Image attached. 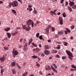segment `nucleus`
Instances as JSON below:
<instances>
[{"label":"nucleus","instance_id":"9d476101","mask_svg":"<svg viewBox=\"0 0 76 76\" xmlns=\"http://www.w3.org/2000/svg\"><path fill=\"white\" fill-rule=\"evenodd\" d=\"M45 30V34L47 35H48L49 34V29L48 28H46Z\"/></svg>","mask_w":76,"mask_h":76},{"label":"nucleus","instance_id":"c85d7f7f","mask_svg":"<svg viewBox=\"0 0 76 76\" xmlns=\"http://www.w3.org/2000/svg\"><path fill=\"white\" fill-rule=\"evenodd\" d=\"M33 12H34V13L36 15H37V10H34Z\"/></svg>","mask_w":76,"mask_h":76},{"label":"nucleus","instance_id":"13d9d810","mask_svg":"<svg viewBox=\"0 0 76 76\" xmlns=\"http://www.w3.org/2000/svg\"><path fill=\"white\" fill-rule=\"evenodd\" d=\"M18 34V32H15L14 34V35H16V34Z\"/></svg>","mask_w":76,"mask_h":76},{"label":"nucleus","instance_id":"c03bdc74","mask_svg":"<svg viewBox=\"0 0 76 76\" xmlns=\"http://www.w3.org/2000/svg\"><path fill=\"white\" fill-rule=\"evenodd\" d=\"M66 58V56H63L62 57V59L63 60L65 59Z\"/></svg>","mask_w":76,"mask_h":76},{"label":"nucleus","instance_id":"f8f14e48","mask_svg":"<svg viewBox=\"0 0 76 76\" xmlns=\"http://www.w3.org/2000/svg\"><path fill=\"white\" fill-rule=\"evenodd\" d=\"M4 29L5 31H6V32H8V31H10V27H7L6 28H4Z\"/></svg>","mask_w":76,"mask_h":76},{"label":"nucleus","instance_id":"f3484780","mask_svg":"<svg viewBox=\"0 0 76 76\" xmlns=\"http://www.w3.org/2000/svg\"><path fill=\"white\" fill-rule=\"evenodd\" d=\"M28 46V42L26 43L23 46L24 49H25V47H26Z\"/></svg>","mask_w":76,"mask_h":76},{"label":"nucleus","instance_id":"a19ab883","mask_svg":"<svg viewBox=\"0 0 76 76\" xmlns=\"http://www.w3.org/2000/svg\"><path fill=\"white\" fill-rule=\"evenodd\" d=\"M63 21H60L59 23L61 25H63Z\"/></svg>","mask_w":76,"mask_h":76},{"label":"nucleus","instance_id":"4468645a","mask_svg":"<svg viewBox=\"0 0 76 76\" xmlns=\"http://www.w3.org/2000/svg\"><path fill=\"white\" fill-rule=\"evenodd\" d=\"M58 34L59 35H62V34H63V31H58Z\"/></svg>","mask_w":76,"mask_h":76},{"label":"nucleus","instance_id":"6e6d98bb","mask_svg":"<svg viewBox=\"0 0 76 76\" xmlns=\"http://www.w3.org/2000/svg\"><path fill=\"white\" fill-rule=\"evenodd\" d=\"M70 39H73V37H72V36H71L70 37Z\"/></svg>","mask_w":76,"mask_h":76},{"label":"nucleus","instance_id":"c9c22d12","mask_svg":"<svg viewBox=\"0 0 76 76\" xmlns=\"http://www.w3.org/2000/svg\"><path fill=\"white\" fill-rule=\"evenodd\" d=\"M58 47H56L57 49H60L61 48H60V45H58Z\"/></svg>","mask_w":76,"mask_h":76},{"label":"nucleus","instance_id":"69168bd1","mask_svg":"<svg viewBox=\"0 0 76 76\" xmlns=\"http://www.w3.org/2000/svg\"><path fill=\"white\" fill-rule=\"evenodd\" d=\"M65 4H66L67 5H68V2H66Z\"/></svg>","mask_w":76,"mask_h":76},{"label":"nucleus","instance_id":"c756f323","mask_svg":"<svg viewBox=\"0 0 76 76\" xmlns=\"http://www.w3.org/2000/svg\"><path fill=\"white\" fill-rule=\"evenodd\" d=\"M39 33H37L36 34V37H37V38H39Z\"/></svg>","mask_w":76,"mask_h":76},{"label":"nucleus","instance_id":"cd10ccee","mask_svg":"<svg viewBox=\"0 0 76 76\" xmlns=\"http://www.w3.org/2000/svg\"><path fill=\"white\" fill-rule=\"evenodd\" d=\"M53 64V66H54V67L55 68V69H57V66H56V64L54 63Z\"/></svg>","mask_w":76,"mask_h":76},{"label":"nucleus","instance_id":"79ce46f5","mask_svg":"<svg viewBox=\"0 0 76 76\" xmlns=\"http://www.w3.org/2000/svg\"><path fill=\"white\" fill-rule=\"evenodd\" d=\"M28 7L29 9H30L32 8V5H29L28 6Z\"/></svg>","mask_w":76,"mask_h":76},{"label":"nucleus","instance_id":"f257e3e1","mask_svg":"<svg viewBox=\"0 0 76 76\" xmlns=\"http://www.w3.org/2000/svg\"><path fill=\"white\" fill-rule=\"evenodd\" d=\"M66 52L68 56V58H69V59H70V60H72L73 58V55L72 54V53L69 50H66Z\"/></svg>","mask_w":76,"mask_h":76},{"label":"nucleus","instance_id":"37998d69","mask_svg":"<svg viewBox=\"0 0 76 76\" xmlns=\"http://www.w3.org/2000/svg\"><path fill=\"white\" fill-rule=\"evenodd\" d=\"M28 10L29 11V12H31L32 10V8H29Z\"/></svg>","mask_w":76,"mask_h":76},{"label":"nucleus","instance_id":"338daca9","mask_svg":"<svg viewBox=\"0 0 76 76\" xmlns=\"http://www.w3.org/2000/svg\"><path fill=\"white\" fill-rule=\"evenodd\" d=\"M50 12L51 13H53V11H50Z\"/></svg>","mask_w":76,"mask_h":76},{"label":"nucleus","instance_id":"423d86ee","mask_svg":"<svg viewBox=\"0 0 76 76\" xmlns=\"http://www.w3.org/2000/svg\"><path fill=\"white\" fill-rule=\"evenodd\" d=\"M50 53V51L47 50H45L44 52V53L45 55H49Z\"/></svg>","mask_w":76,"mask_h":76},{"label":"nucleus","instance_id":"a18cd8bd","mask_svg":"<svg viewBox=\"0 0 76 76\" xmlns=\"http://www.w3.org/2000/svg\"><path fill=\"white\" fill-rule=\"evenodd\" d=\"M1 72H0L1 73H3V72H4V71L3 70L1 69Z\"/></svg>","mask_w":76,"mask_h":76},{"label":"nucleus","instance_id":"5fc2aeb1","mask_svg":"<svg viewBox=\"0 0 76 76\" xmlns=\"http://www.w3.org/2000/svg\"><path fill=\"white\" fill-rule=\"evenodd\" d=\"M5 50H9L8 47H7L6 48Z\"/></svg>","mask_w":76,"mask_h":76},{"label":"nucleus","instance_id":"b1692460","mask_svg":"<svg viewBox=\"0 0 76 76\" xmlns=\"http://www.w3.org/2000/svg\"><path fill=\"white\" fill-rule=\"evenodd\" d=\"M45 49H47V50H48L49 49V48L48 46V45H45Z\"/></svg>","mask_w":76,"mask_h":76},{"label":"nucleus","instance_id":"8fccbe9b","mask_svg":"<svg viewBox=\"0 0 76 76\" xmlns=\"http://www.w3.org/2000/svg\"><path fill=\"white\" fill-rule=\"evenodd\" d=\"M41 56H42V57H44V56H45V54H44V53H42L41 54Z\"/></svg>","mask_w":76,"mask_h":76},{"label":"nucleus","instance_id":"603ef678","mask_svg":"<svg viewBox=\"0 0 76 76\" xmlns=\"http://www.w3.org/2000/svg\"><path fill=\"white\" fill-rule=\"evenodd\" d=\"M18 1L20 2L21 4H22V1H21V0H18Z\"/></svg>","mask_w":76,"mask_h":76},{"label":"nucleus","instance_id":"393cba45","mask_svg":"<svg viewBox=\"0 0 76 76\" xmlns=\"http://www.w3.org/2000/svg\"><path fill=\"white\" fill-rule=\"evenodd\" d=\"M32 57L34 59H35V58H38V56L35 55H34Z\"/></svg>","mask_w":76,"mask_h":76},{"label":"nucleus","instance_id":"ddd939ff","mask_svg":"<svg viewBox=\"0 0 76 76\" xmlns=\"http://www.w3.org/2000/svg\"><path fill=\"white\" fill-rule=\"evenodd\" d=\"M32 41H33V40L32 39H29L28 41V45H29L32 42Z\"/></svg>","mask_w":76,"mask_h":76},{"label":"nucleus","instance_id":"09e8293b","mask_svg":"<svg viewBox=\"0 0 76 76\" xmlns=\"http://www.w3.org/2000/svg\"><path fill=\"white\" fill-rule=\"evenodd\" d=\"M64 32L65 33V34H67L68 32L67 31H66V30L64 31Z\"/></svg>","mask_w":76,"mask_h":76},{"label":"nucleus","instance_id":"4c0bfd02","mask_svg":"<svg viewBox=\"0 0 76 76\" xmlns=\"http://www.w3.org/2000/svg\"><path fill=\"white\" fill-rule=\"evenodd\" d=\"M56 30V28L54 27L52 28V31H54Z\"/></svg>","mask_w":76,"mask_h":76},{"label":"nucleus","instance_id":"0eeeda50","mask_svg":"<svg viewBox=\"0 0 76 76\" xmlns=\"http://www.w3.org/2000/svg\"><path fill=\"white\" fill-rule=\"evenodd\" d=\"M69 4L70 6L72 7L73 6L74 4H75V3H74V2L72 1H69Z\"/></svg>","mask_w":76,"mask_h":76},{"label":"nucleus","instance_id":"473e14b6","mask_svg":"<svg viewBox=\"0 0 76 76\" xmlns=\"http://www.w3.org/2000/svg\"><path fill=\"white\" fill-rule=\"evenodd\" d=\"M72 8L73 9H76V5L73 6L72 7Z\"/></svg>","mask_w":76,"mask_h":76},{"label":"nucleus","instance_id":"2f4dec72","mask_svg":"<svg viewBox=\"0 0 76 76\" xmlns=\"http://www.w3.org/2000/svg\"><path fill=\"white\" fill-rule=\"evenodd\" d=\"M42 36V35H41L39 37V39H41V40H42V39L43 38Z\"/></svg>","mask_w":76,"mask_h":76},{"label":"nucleus","instance_id":"de8ad7c7","mask_svg":"<svg viewBox=\"0 0 76 76\" xmlns=\"http://www.w3.org/2000/svg\"><path fill=\"white\" fill-rule=\"evenodd\" d=\"M72 67L74 69H76V67L75 66H74L73 65H72Z\"/></svg>","mask_w":76,"mask_h":76},{"label":"nucleus","instance_id":"5701e85b","mask_svg":"<svg viewBox=\"0 0 76 76\" xmlns=\"http://www.w3.org/2000/svg\"><path fill=\"white\" fill-rule=\"evenodd\" d=\"M66 29L67 31V32H68L69 33H70V32H71V31L68 28H66Z\"/></svg>","mask_w":76,"mask_h":76},{"label":"nucleus","instance_id":"680f3d73","mask_svg":"<svg viewBox=\"0 0 76 76\" xmlns=\"http://www.w3.org/2000/svg\"><path fill=\"white\" fill-rule=\"evenodd\" d=\"M36 66H38L39 67V64H37Z\"/></svg>","mask_w":76,"mask_h":76},{"label":"nucleus","instance_id":"ea45409f","mask_svg":"<svg viewBox=\"0 0 76 76\" xmlns=\"http://www.w3.org/2000/svg\"><path fill=\"white\" fill-rule=\"evenodd\" d=\"M71 29H73L75 28V26H72L70 27Z\"/></svg>","mask_w":76,"mask_h":76},{"label":"nucleus","instance_id":"39448f33","mask_svg":"<svg viewBox=\"0 0 76 76\" xmlns=\"http://www.w3.org/2000/svg\"><path fill=\"white\" fill-rule=\"evenodd\" d=\"M33 22V21H32V20H28L27 22V26H29L31 25V24Z\"/></svg>","mask_w":76,"mask_h":76},{"label":"nucleus","instance_id":"f704fd0d","mask_svg":"<svg viewBox=\"0 0 76 76\" xmlns=\"http://www.w3.org/2000/svg\"><path fill=\"white\" fill-rule=\"evenodd\" d=\"M16 65H17V66H18V69H21V67H20V66H19V64H17V63Z\"/></svg>","mask_w":76,"mask_h":76},{"label":"nucleus","instance_id":"3c124183","mask_svg":"<svg viewBox=\"0 0 76 76\" xmlns=\"http://www.w3.org/2000/svg\"><path fill=\"white\" fill-rule=\"evenodd\" d=\"M48 68L49 69V70H50L51 69V67H50V66L48 65Z\"/></svg>","mask_w":76,"mask_h":76},{"label":"nucleus","instance_id":"e2e57ef3","mask_svg":"<svg viewBox=\"0 0 76 76\" xmlns=\"http://www.w3.org/2000/svg\"><path fill=\"white\" fill-rule=\"evenodd\" d=\"M3 3V2L1 1H0V4H1V3Z\"/></svg>","mask_w":76,"mask_h":76},{"label":"nucleus","instance_id":"58836bf2","mask_svg":"<svg viewBox=\"0 0 76 76\" xmlns=\"http://www.w3.org/2000/svg\"><path fill=\"white\" fill-rule=\"evenodd\" d=\"M34 23L33 21L31 23V27H32V28L34 27Z\"/></svg>","mask_w":76,"mask_h":76},{"label":"nucleus","instance_id":"7ed1b4c3","mask_svg":"<svg viewBox=\"0 0 76 76\" xmlns=\"http://www.w3.org/2000/svg\"><path fill=\"white\" fill-rule=\"evenodd\" d=\"M18 54V51L15 50V49H14L12 51V54H13L14 57L17 56Z\"/></svg>","mask_w":76,"mask_h":76},{"label":"nucleus","instance_id":"20e7f679","mask_svg":"<svg viewBox=\"0 0 76 76\" xmlns=\"http://www.w3.org/2000/svg\"><path fill=\"white\" fill-rule=\"evenodd\" d=\"M18 6V3L17 1H15L12 2V6L13 7H17Z\"/></svg>","mask_w":76,"mask_h":76},{"label":"nucleus","instance_id":"1a4fd4ad","mask_svg":"<svg viewBox=\"0 0 76 76\" xmlns=\"http://www.w3.org/2000/svg\"><path fill=\"white\" fill-rule=\"evenodd\" d=\"M51 68L53 70V72H56V73H57V70H56L54 68V67L53 66H51Z\"/></svg>","mask_w":76,"mask_h":76},{"label":"nucleus","instance_id":"864d4df0","mask_svg":"<svg viewBox=\"0 0 76 76\" xmlns=\"http://www.w3.org/2000/svg\"><path fill=\"white\" fill-rule=\"evenodd\" d=\"M70 70V71H71V72H73V71H74V69H71Z\"/></svg>","mask_w":76,"mask_h":76},{"label":"nucleus","instance_id":"a211bd4d","mask_svg":"<svg viewBox=\"0 0 76 76\" xmlns=\"http://www.w3.org/2000/svg\"><path fill=\"white\" fill-rule=\"evenodd\" d=\"M58 20H60V21H63V18L62 17H59Z\"/></svg>","mask_w":76,"mask_h":76},{"label":"nucleus","instance_id":"aec40b11","mask_svg":"<svg viewBox=\"0 0 76 76\" xmlns=\"http://www.w3.org/2000/svg\"><path fill=\"white\" fill-rule=\"evenodd\" d=\"M63 44L65 45V46H67V45L68 44V43H67V42H65L64 41L63 42Z\"/></svg>","mask_w":76,"mask_h":76},{"label":"nucleus","instance_id":"dca6fc26","mask_svg":"<svg viewBox=\"0 0 76 76\" xmlns=\"http://www.w3.org/2000/svg\"><path fill=\"white\" fill-rule=\"evenodd\" d=\"M12 66H15L16 65V63L15 61H13L12 62Z\"/></svg>","mask_w":76,"mask_h":76},{"label":"nucleus","instance_id":"412c9836","mask_svg":"<svg viewBox=\"0 0 76 76\" xmlns=\"http://www.w3.org/2000/svg\"><path fill=\"white\" fill-rule=\"evenodd\" d=\"M32 44L33 46L35 47H37V44H35L34 43H32Z\"/></svg>","mask_w":76,"mask_h":76},{"label":"nucleus","instance_id":"72a5a7b5","mask_svg":"<svg viewBox=\"0 0 76 76\" xmlns=\"http://www.w3.org/2000/svg\"><path fill=\"white\" fill-rule=\"evenodd\" d=\"M62 15L64 18H65V17H66V13H64Z\"/></svg>","mask_w":76,"mask_h":76},{"label":"nucleus","instance_id":"052dcab7","mask_svg":"<svg viewBox=\"0 0 76 76\" xmlns=\"http://www.w3.org/2000/svg\"><path fill=\"white\" fill-rule=\"evenodd\" d=\"M48 42H51V40L50 39H49L48 41Z\"/></svg>","mask_w":76,"mask_h":76},{"label":"nucleus","instance_id":"4be33fe9","mask_svg":"<svg viewBox=\"0 0 76 76\" xmlns=\"http://www.w3.org/2000/svg\"><path fill=\"white\" fill-rule=\"evenodd\" d=\"M57 10H54L53 12V14L54 15H56V12H57Z\"/></svg>","mask_w":76,"mask_h":76},{"label":"nucleus","instance_id":"6ab92c4d","mask_svg":"<svg viewBox=\"0 0 76 76\" xmlns=\"http://www.w3.org/2000/svg\"><path fill=\"white\" fill-rule=\"evenodd\" d=\"M12 73L13 74H16V72L15 69H13L12 70Z\"/></svg>","mask_w":76,"mask_h":76},{"label":"nucleus","instance_id":"9b49d317","mask_svg":"<svg viewBox=\"0 0 76 76\" xmlns=\"http://www.w3.org/2000/svg\"><path fill=\"white\" fill-rule=\"evenodd\" d=\"M7 37L8 38H10L11 37V34L9 32L7 33Z\"/></svg>","mask_w":76,"mask_h":76},{"label":"nucleus","instance_id":"6e6552de","mask_svg":"<svg viewBox=\"0 0 76 76\" xmlns=\"http://www.w3.org/2000/svg\"><path fill=\"white\" fill-rule=\"evenodd\" d=\"M0 60L1 61H4L5 60V56L3 55V56L1 58H0Z\"/></svg>","mask_w":76,"mask_h":76},{"label":"nucleus","instance_id":"7c9ffc66","mask_svg":"<svg viewBox=\"0 0 76 76\" xmlns=\"http://www.w3.org/2000/svg\"><path fill=\"white\" fill-rule=\"evenodd\" d=\"M12 4H13V3H12L11 2H10L9 3V7H11V6H12Z\"/></svg>","mask_w":76,"mask_h":76},{"label":"nucleus","instance_id":"4d7b16f0","mask_svg":"<svg viewBox=\"0 0 76 76\" xmlns=\"http://www.w3.org/2000/svg\"><path fill=\"white\" fill-rule=\"evenodd\" d=\"M39 73L40 74V75H42V72L41 71H40L39 72Z\"/></svg>","mask_w":76,"mask_h":76},{"label":"nucleus","instance_id":"bb28decb","mask_svg":"<svg viewBox=\"0 0 76 76\" xmlns=\"http://www.w3.org/2000/svg\"><path fill=\"white\" fill-rule=\"evenodd\" d=\"M27 75V72H26L24 74H22V76H26V75Z\"/></svg>","mask_w":76,"mask_h":76},{"label":"nucleus","instance_id":"2eb2a0df","mask_svg":"<svg viewBox=\"0 0 76 76\" xmlns=\"http://www.w3.org/2000/svg\"><path fill=\"white\" fill-rule=\"evenodd\" d=\"M68 10L70 12H73V10H72V8L71 7L68 6Z\"/></svg>","mask_w":76,"mask_h":76},{"label":"nucleus","instance_id":"0e129e2a","mask_svg":"<svg viewBox=\"0 0 76 76\" xmlns=\"http://www.w3.org/2000/svg\"><path fill=\"white\" fill-rule=\"evenodd\" d=\"M36 50H37V51H39V49H38V48H36Z\"/></svg>","mask_w":76,"mask_h":76},{"label":"nucleus","instance_id":"f03ea898","mask_svg":"<svg viewBox=\"0 0 76 76\" xmlns=\"http://www.w3.org/2000/svg\"><path fill=\"white\" fill-rule=\"evenodd\" d=\"M26 25L22 26L23 29H26L27 31H29L31 29V27L28 26V27H26Z\"/></svg>","mask_w":76,"mask_h":76},{"label":"nucleus","instance_id":"a878e982","mask_svg":"<svg viewBox=\"0 0 76 76\" xmlns=\"http://www.w3.org/2000/svg\"><path fill=\"white\" fill-rule=\"evenodd\" d=\"M12 13H14V14H16V11L14 10H12Z\"/></svg>","mask_w":76,"mask_h":76},{"label":"nucleus","instance_id":"bf43d9fd","mask_svg":"<svg viewBox=\"0 0 76 76\" xmlns=\"http://www.w3.org/2000/svg\"><path fill=\"white\" fill-rule=\"evenodd\" d=\"M39 47H40V48H41L42 47V46L41 45V44H39Z\"/></svg>","mask_w":76,"mask_h":76},{"label":"nucleus","instance_id":"774afa93","mask_svg":"<svg viewBox=\"0 0 76 76\" xmlns=\"http://www.w3.org/2000/svg\"><path fill=\"white\" fill-rule=\"evenodd\" d=\"M29 76H34V75L33 74H31L29 75Z\"/></svg>","mask_w":76,"mask_h":76},{"label":"nucleus","instance_id":"49530a36","mask_svg":"<svg viewBox=\"0 0 76 76\" xmlns=\"http://www.w3.org/2000/svg\"><path fill=\"white\" fill-rule=\"evenodd\" d=\"M56 57L57 58H59V57H60V56H59V55H56Z\"/></svg>","mask_w":76,"mask_h":76},{"label":"nucleus","instance_id":"e433bc0d","mask_svg":"<svg viewBox=\"0 0 76 76\" xmlns=\"http://www.w3.org/2000/svg\"><path fill=\"white\" fill-rule=\"evenodd\" d=\"M51 28V26L48 25V28L47 29H49V28Z\"/></svg>","mask_w":76,"mask_h":76}]
</instances>
